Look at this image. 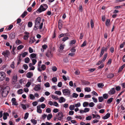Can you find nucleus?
<instances>
[{
  "mask_svg": "<svg viewBox=\"0 0 125 125\" xmlns=\"http://www.w3.org/2000/svg\"><path fill=\"white\" fill-rule=\"evenodd\" d=\"M41 89L40 85L38 84L35 85V87L34 88V90L35 91H38L39 90Z\"/></svg>",
  "mask_w": 125,
  "mask_h": 125,
  "instance_id": "obj_19",
  "label": "nucleus"
},
{
  "mask_svg": "<svg viewBox=\"0 0 125 125\" xmlns=\"http://www.w3.org/2000/svg\"><path fill=\"white\" fill-rule=\"evenodd\" d=\"M90 23L91 25V27L92 28H93L94 27V22L92 19H91L90 21Z\"/></svg>",
  "mask_w": 125,
  "mask_h": 125,
  "instance_id": "obj_50",
  "label": "nucleus"
},
{
  "mask_svg": "<svg viewBox=\"0 0 125 125\" xmlns=\"http://www.w3.org/2000/svg\"><path fill=\"white\" fill-rule=\"evenodd\" d=\"M33 73L31 72L28 73L26 74L27 77L28 78H31L33 76Z\"/></svg>",
  "mask_w": 125,
  "mask_h": 125,
  "instance_id": "obj_14",
  "label": "nucleus"
},
{
  "mask_svg": "<svg viewBox=\"0 0 125 125\" xmlns=\"http://www.w3.org/2000/svg\"><path fill=\"white\" fill-rule=\"evenodd\" d=\"M55 93L59 95H60L61 94V93L60 91H56L55 92Z\"/></svg>",
  "mask_w": 125,
  "mask_h": 125,
  "instance_id": "obj_49",
  "label": "nucleus"
},
{
  "mask_svg": "<svg viewBox=\"0 0 125 125\" xmlns=\"http://www.w3.org/2000/svg\"><path fill=\"white\" fill-rule=\"evenodd\" d=\"M44 85L46 87H49L50 86V84L48 82H46L44 84Z\"/></svg>",
  "mask_w": 125,
  "mask_h": 125,
  "instance_id": "obj_52",
  "label": "nucleus"
},
{
  "mask_svg": "<svg viewBox=\"0 0 125 125\" xmlns=\"http://www.w3.org/2000/svg\"><path fill=\"white\" fill-rule=\"evenodd\" d=\"M24 47V46L22 45H20L18 46L17 49L18 50H20L22 49Z\"/></svg>",
  "mask_w": 125,
  "mask_h": 125,
  "instance_id": "obj_34",
  "label": "nucleus"
},
{
  "mask_svg": "<svg viewBox=\"0 0 125 125\" xmlns=\"http://www.w3.org/2000/svg\"><path fill=\"white\" fill-rule=\"evenodd\" d=\"M52 115L51 114H48L47 116V119L48 120H50L52 118Z\"/></svg>",
  "mask_w": 125,
  "mask_h": 125,
  "instance_id": "obj_44",
  "label": "nucleus"
},
{
  "mask_svg": "<svg viewBox=\"0 0 125 125\" xmlns=\"http://www.w3.org/2000/svg\"><path fill=\"white\" fill-rule=\"evenodd\" d=\"M21 105L22 108L24 110H25L27 108H29V106L28 104H21Z\"/></svg>",
  "mask_w": 125,
  "mask_h": 125,
  "instance_id": "obj_13",
  "label": "nucleus"
},
{
  "mask_svg": "<svg viewBox=\"0 0 125 125\" xmlns=\"http://www.w3.org/2000/svg\"><path fill=\"white\" fill-rule=\"evenodd\" d=\"M21 54H19L17 57V61H18L21 62Z\"/></svg>",
  "mask_w": 125,
  "mask_h": 125,
  "instance_id": "obj_32",
  "label": "nucleus"
},
{
  "mask_svg": "<svg viewBox=\"0 0 125 125\" xmlns=\"http://www.w3.org/2000/svg\"><path fill=\"white\" fill-rule=\"evenodd\" d=\"M12 82L14 83H16L17 81V76L16 75H14L12 78Z\"/></svg>",
  "mask_w": 125,
  "mask_h": 125,
  "instance_id": "obj_18",
  "label": "nucleus"
},
{
  "mask_svg": "<svg viewBox=\"0 0 125 125\" xmlns=\"http://www.w3.org/2000/svg\"><path fill=\"white\" fill-rule=\"evenodd\" d=\"M9 93V91L8 89L6 88H4L3 90L2 93V95L3 97H5L7 96Z\"/></svg>",
  "mask_w": 125,
  "mask_h": 125,
  "instance_id": "obj_4",
  "label": "nucleus"
},
{
  "mask_svg": "<svg viewBox=\"0 0 125 125\" xmlns=\"http://www.w3.org/2000/svg\"><path fill=\"white\" fill-rule=\"evenodd\" d=\"M31 60H32V61L33 64V65H34L35 64L36 62H37V61L35 59H33Z\"/></svg>",
  "mask_w": 125,
  "mask_h": 125,
  "instance_id": "obj_60",
  "label": "nucleus"
},
{
  "mask_svg": "<svg viewBox=\"0 0 125 125\" xmlns=\"http://www.w3.org/2000/svg\"><path fill=\"white\" fill-rule=\"evenodd\" d=\"M63 116V114L62 112H59L58 115H57L58 119L59 120H61L62 119Z\"/></svg>",
  "mask_w": 125,
  "mask_h": 125,
  "instance_id": "obj_6",
  "label": "nucleus"
},
{
  "mask_svg": "<svg viewBox=\"0 0 125 125\" xmlns=\"http://www.w3.org/2000/svg\"><path fill=\"white\" fill-rule=\"evenodd\" d=\"M41 69H42L41 70H42L44 71L45 70L46 67L45 66V65L42 64V65L41 67L40 68Z\"/></svg>",
  "mask_w": 125,
  "mask_h": 125,
  "instance_id": "obj_38",
  "label": "nucleus"
},
{
  "mask_svg": "<svg viewBox=\"0 0 125 125\" xmlns=\"http://www.w3.org/2000/svg\"><path fill=\"white\" fill-rule=\"evenodd\" d=\"M14 62L13 61L11 62V64L10 65V67L12 69H14L15 68L14 66Z\"/></svg>",
  "mask_w": 125,
  "mask_h": 125,
  "instance_id": "obj_39",
  "label": "nucleus"
},
{
  "mask_svg": "<svg viewBox=\"0 0 125 125\" xmlns=\"http://www.w3.org/2000/svg\"><path fill=\"white\" fill-rule=\"evenodd\" d=\"M85 91V92H89L91 91V89L90 88L86 87L84 89Z\"/></svg>",
  "mask_w": 125,
  "mask_h": 125,
  "instance_id": "obj_48",
  "label": "nucleus"
},
{
  "mask_svg": "<svg viewBox=\"0 0 125 125\" xmlns=\"http://www.w3.org/2000/svg\"><path fill=\"white\" fill-rule=\"evenodd\" d=\"M75 106L74 105H71L69 107V109L71 110H73L74 109Z\"/></svg>",
  "mask_w": 125,
  "mask_h": 125,
  "instance_id": "obj_42",
  "label": "nucleus"
},
{
  "mask_svg": "<svg viewBox=\"0 0 125 125\" xmlns=\"http://www.w3.org/2000/svg\"><path fill=\"white\" fill-rule=\"evenodd\" d=\"M9 114L7 113H4L3 114V118L4 120H6L7 119V116H9Z\"/></svg>",
  "mask_w": 125,
  "mask_h": 125,
  "instance_id": "obj_16",
  "label": "nucleus"
},
{
  "mask_svg": "<svg viewBox=\"0 0 125 125\" xmlns=\"http://www.w3.org/2000/svg\"><path fill=\"white\" fill-rule=\"evenodd\" d=\"M92 115L93 116V118H95L97 119H99L100 118V116L98 115H95L94 114H93Z\"/></svg>",
  "mask_w": 125,
  "mask_h": 125,
  "instance_id": "obj_22",
  "label": "nucleus"
},
{
  "mask_svg": "<svg viewBox=\"0 0 125 125\" xmlns=\"http://www.w3.org/2000/svg\"><path fill=\"white\" fill-rule=\"evenodd\" d=\"M52 98L53 99H54L56 100H57L58 99V97L57 96H55L54 95H52L51 96Z\"/></svg>",
  "mask_w": 125,
  "mask_h": 125,
  "instance_id": "obj_40",
  "label": "nucleus"
},
{
  "mask_svg": "<svg viewBox=\"0 0 125 125\" xmlns=\"http://www.w3.org/2000/svg\"><path fill=\"white\" fill-rule=\"evenodd\" d=\"M16 43L17 45H19L22 43V42L19 40H17L16 41Z\"/></svg>",
  "mask_w": 125,
  "mask_h": 125,
  "instance_id": "obj_36",
  "label": "nucleus"
},
{
  "mask_svg": "<svg viewBox=\"0 0 125 125\" xmlns=\"http://www.w3.org/2000/svg\"><path fill=\"white\" fill-rule=\"evenodd\" d=\"M99 102H102L103 101V98L102 96L98 97Z\"/></svg>",
  "mask_w": 125,
  "mask_h": 125,
  "instance_id": "obj_59",
  "label": "nucleus"
},
{
  "mask_svg": "<svg viewBox=\"0 0 125 125\" xmlns=\"http://www.w3.org/2000/svg\"><path fill=\"white\" fill-rule=\"evenodd\" d=\"M105 25L107 26H108L110 25V20L109 19H107L105 23Z\"/></svg>",
  "mask_w": 125,
  "mask_h": 125,
  "instance_id": "obj_25",
  "label": "nucleus"
},
{
  "mask_svg": "<svg viewBox=\"0 0 125 125\" xmlns=\"http://www.w3.org/2000/svg\"><path fill=\"white\" fill-rule=\"evenodd\" d=\"M48 7V6L46 4H43L41 5L40 7L37 9V11L39 13H41L46 10Z\"/></svg>",
  "mask_w": 125,
  "mask_h": 125,
  "instance_id": "obj_2",
  "label": "nucleus"
},
{
  "mask_svg": "<svg viewBox=\"0 0 125 125\" xmlns=\"http://www.w3.org/2000/svg\"><path fill=\"white\" fill-rule=\"evenodd\" d=\"M23 92V90L22 89H20L18 90L17 93L19 94H21Z\"/></svg>",
  "mask_w": 125,
  "mask_h": 125,
  "instance_id": "obj_31",
  "label": "nucleus"
},
{
  "mask_svg": "<svg viewBox=\"0 0 125 125\" xmlns=\"http://www.w3.org/2000/svg\"><path fill=\"white\" fill-rule=\"evenodd\" d=\"M36 55V54L32 53L30 54V58L31 59H33L34 58L35 59Z\"/></svg>",
  "mask_w": 125,
  "mask_h": 125,
  "instance_id": "obj_17",
  "label": "nucleus"
},
{
  "mask_svg": "<svg viewBox=\"0 0 125 125\" xmlns=\"http://www.w3.org/2000/svg\"><path fill=\"white\" fill-rule=\"evenodd\" d=\"M62 91L64 95L68 97H69L71 98H72V96L71 95V92L70 90L67 89H62Z\"/></svg>",
  "mask_w": 125,
  "mask_h": 125,
  "instance_id": "obj_1",
  "label": "nucleus"
},
{
  "mask_svg": "<svg viewBox=\"0 0 125 125\" xmlns=\"http://www.w3.org/2000/svg\"><path fill=\"white\" fill-rule=\"evenodd\" d=\"M62 25L61 22L59 21L58 22V28L60 30L62 27Z\"/></svg>",
  "mask_w": 125,
  "mask_h": 125,
  "instance_id": "obj_51",
  "label": "nucleus"
},
{
  "mask_svg": "<svg viewBox=\"0 0 125 125\" xmlns=\"http://www.w3.org/2000/svg\"><path fill=\"white\" fill-rule=\"evenodd\" d=\"M92 119V117L91 116H88L86 118V120H90Z\"/></svg>",
  "mask_w": 125,
  "mask_h": 125,
  "instance_id": "obj_55",
  "label": "nucleus"
},
{
  "mask_svg": "<svg viewBox=\"0 0 125 125\" xmlns=\"http://www.w3.org/2000/svg\"><path fill=\"white\" fill-rule=\"evenodd\" d=\"M41 21V18L40 17H38L35 20V24L34 28L35 30H37L39 27L40 24V21Z\"/></svg>",
  "mask_w": 125,
  "mask_h": 125,
  "instance_id": "obj_3",
  "label": "nucleus"
},
{
  "mask_svg": "<svg viewBox=\"0 0 125 125\" xmlns=\"http://www.w3.org/2000/svg\"><path fill=\"white\" fill-rule=\"evenodd\" d=\"M15 33L14 32H12L9 34V37L11 40H12L15 38Z\"/></svg>",
  "mask_w": 125,
  "mask_h": 125,
  "instance_id": "obj_11",
  "label": "nucleus"
},
{
  "mask_svg": "<svg viewBox=\"0 0 125 125\" xmlns=\"http://www.w3.org/2000/svg\"><path fill=\"white\" fill-rule=\"evenodd\" d=\"M62 82H60L58 83V85H57V86L58 87H60L62 86Z\"/></svg>",
  "mask_w": 125,
  "mask_h": 125,
  "instance_id": "obj_62",
  "label": "nucleus"
},
{
  "mask_svg": "<svg viewBox=\"0 0 125 125\" xmlns=\"http://www.w3.org/2000/svg\"><path fill=\"white\" fill-rule=\"evenodd\" d=\"M75 118H76L77 120L79 121L82 120H83L84 119V117L83 116L82 117L81 116L79 115H76L75 116Z\"/></svg>",
  "mask_w": 125,
  "mask_h": 125,
  "instance_id": "obj_10",
  "label": "nucleus"
},
{
  "mask_svg": "<svg viewBox=\"0 0 125 125\" xmlns=\"http://www.w3.org/2000/svg\"><path fill=\"white\" fill-rule=\"evenodd\" d=\"M83 104V107H85L88 106V102H84Z\"/></svg>",
  "mask_w": 125,
  "mask_h": 125,
  "instance_id": "obj_57",
  "label": "nucleus"
},
{
  "mask_svg": "<svg viewBox=\"0 0 125 125\" xmlns=\"http://www.w3.org/2000/svg\"><path fill=\"white\" fill-rule=\"evenodd\" d=\"M63 61L65 63L67 62H68V60L67 58L65 57L63 60Z\"/></svg>",
  "mask_w": 125,
  "mask_h": 125,
  "instance_id": "obj_63",
  "label": "nucleus"
},
{
  "mask_svg": "<svg viewBox=\"0 0 125 125\" xmlns=\"http://www.w3.org/2000/svg\"><path fill=\"white\" fill-rule=\"evenodd\" d=\"M115 92V90L114 88H111L108 92V93L110 95L114 94Z\"/></svg>",
  "mask_w": 125,
  "mask_h": 125,
  "instance_id": "obj_8",
  "label": "nucleus"
},
{
  "mask_svg": "<svg viewBox=\"0 0 125 125\" xmlns=\"http://www.w3.org/2000/svg\"><path fill=\"white\" fill-rule=\"evenodd\" d=\"M110 116V113H107L105 116H103L102 117L103 119H107L109 118Z\"/></svg>",
  "mask_w": 125,
  "mask_h": 125,
  "instance_id": "obj_23",
  "label": "nucleus"
},
{
  "mask_svg": "<svg viewBox=\"0 0 125 125\" xmlns=\"http://www.w3.org/2000/svg\"><path fill=\"white\" fill-rule=\"evenodd\" d=\"M32 22L30 21L28 23V27L30 28L32 26Z\"/></svg>",
  "mask_w": 125,
  "mask_h": 125,
  "instance_id": "obj_45",
  "label": "nucleus"
},
{
  "mask_svg": "<svg viewBox=\"0 0 125 125\" xmlns=\"http://www.w3.org/2000/svg\"><path fill=\"white\" fill-rule=\"evenodd\" d=\"M94 105V104L93 102H91L89 104V106L90 107H93Z\"/></svg>",
  "mask_w": 125,
  "mask_h": 125,
  "instance_id": "obj_64",
  "label": "nucleus"
},
{
  "mask_svg": "<svg viewBox=\"0 0 125 125\" xmlns=\"http://www.w3.org/2000/svg\"><path fill=\"white\" fill-rule=\"evenodd\" d=\"M46 56L48 57H52V54L51 52L50 51H48L46 53Z\"/></svg>",
  "mask_w": 125,
  "mask_h": 125,
  "instance_id": "obj_9",
  "label": "nucleus"
},
{
  "mask_svg": "<svg viewBox=\"0 0 125 125\" xmlns=\"http://www.w3.org/2000/svg\"><path fill=\"white\" fill-rule=\"evenodd\" d=\"M103 97L104 98V99H106L108 97V95L107 94H103Z\"/></svg>",
  "mask_w": 125,
  "mask_h": 125,
  "instance_id": "obj_58",
  "label": "nucleus"
},
{
  "mask_svg": "<svg viewBox=\"0 0 125 125\" xmlns=\"http://www.w3.org/2000/svg\"><path fill=\"white\" fill-rule=\"evenodd\" d=\"M29 37V35H25L24 36L23 39L25 40H27L28 39V38Z\"/></svg>",
  "mask_w": 125,
  "mask_h": 125,
  "instance_id": "obj_47",
  "label": "nucleus"
},
{
  "mask_svg": "<svg viewBox=\"0 0 125 125\" xmlns=\"http://www.w3.org/2000/svg\"><path fill=\"white\" fill-rule=\"evenodd\" d=\"M35 41L36 40L34 39V37H32L30 38L29 42V43L32 44L34 43Z\"/></svg>",
  "mask_w": 125,
  "mask_h": 125,
  "instance_id": "obj_15",
  "label": "nucleus"
},
{
  "mask_svg": "<svg viewBox=\"0 0 125 125\" xmlns=\"http://www.w3.org/2000/svg\"><path fill=\"white\" fill-rule=\"evenodd\" d=\"M97 86L99 88H102L104 86V85L103 83H99L98 84Z\"/></svg>",
  "mask_w": 125,
  "mask_h": 125,
  "instance_id": "obj_35",
  "label": "nucleus"
},
{
  "mask_svg": "<svg viewBox=\"0 0 125 125\" xmlns=\"http://www.w3.org/2000/svg\"><path fill=\"white\" fill-rule=\"evenodd\" d=\"M78 96V94L75 93H73L72 94V98H76Z\"/></svg>",
  "mask_w": 125,
  "mask_h": 125,
  "instance_id": "obj_33",
  "label": "nucleus"
},
{
  "mask_svg": "<svg viewBox=\"0 0 125 125\" xmlns=\"http://www.w3.org/2000/svg\"><path fill=\"white\" fill-rule=\"evenodd\" d=\"M1 37H3V38L5 40L7 39V35L2 34L1 35Z\"/></svg>",
  "mask_w": 125,
  "mask_h": 125,
  "instance_id": "obj_46",
  "label": "nucleus"
},
{
  "mask_svg": "<svg viewBox=\"0 0 125 125\" xmlns=\"http://www.w3.org/2000/svg\"><path fill=\"white\" fill-rule=\"evenodd\" d=\"M65 99L63 97H61L59 100V102H65Z\"/></svg>",
  "mask_w": 125,
  "mask_h": 125,
  "instance_id": "obj_29",
  "label": "nucleus"
},
{
  "mask_svg": "<svg viewBox=\"0 0 125 125\" xmlns=\"http://www.w3.org/2000/svg\"><path fill=\"white\" fill-rule=\"evenodd\" d=\"M6 76L5 73L4 72H0V81H3L5 79V78Z\"/></svg>",
  "mask_w": 125,
  "mask_h": 125,
  "instance_id": "obj_5",
  "label": "nucleus"
},
{
  "mask_svg": "<svg viewBox=\"0 0 125 125\" xmlns=\"http://www.w3.org/2000/svg\"><path fill=\"white\" fill-rule=\"evenodd\" d=\"M104 106V104H99L97 106V107L98 109H100L101 108H103Z\"/></svg>",
  "mask_w": 125,
  "mask_h": 125,
  "instance_id": "obj_21",
  "label": "nucleus"
},
{
  "mask_svg": "<svg viewBox=\"0 0 125 125\" xmlns=\"http://www.w3.org/2000/svg\"><path fill=\"white\" fill-rule=\"evenodd\" d=\"M52 70L53 71L55 72L57 70V68L55 66H53L52 68Z\"/></svg>",
  "mask_w": 125,
  "mask_h": 125,
  "instance_id": "obj_53",
  "label": "nucleus"
},
{
  "mask_svg": "<svg viewBox=\"0 0 125 125\" xmlns=\"http://www.w3.org/2000/svg\"><path fill=\"white\" fill-rule=\"evenodd\" d=\"M90 82L87 81H84L82 82V84L83 85H88L90 84Z\"/></svg>",
  "mask_w": 125,
  "mask_h": 125,
  "instance_id": "obj_27",
  "label": "nucleus"
},
{
  "mask_svg": "<svg viewBox=\"0 0 125 125\" xmlns=\"http://www.w3.org/2000/svg\"><path fill=\"white\" fill-rule=\"evenodd\" d=\"M107 53H106L104 55V57H103L102 60L101 61L103 62H104L106 59L107 56Z\"/></svg>",
  "mask_w": 125,
  "mask_h": 125,
  "instance_id": "obj_30",
  "label": "nucleus"
},
{
  "mask_svg": "<svg viewBox=\"0 0 125 125\" xmlns=\"http://www.w3.org/2000/svg\"><path fill=\"white\" fill-rule=\"evenodd\" d=\"M31 121L34 125H35L37 123V121L34 119H32L31 120Z\"/></svg>",
  "mask_w": 125,
  "mask_h": 125,
  "instance_id": "obj_37",
  "label": "nucleus"
},
{
  "mask_svg": "<svg viewBox=\"0 0 125 125\" xmlns=\"http://www.w3.org/2000/svg\"><path fill=\"white\" fill-rule=\"evenodd\" d=\"M29 116V113H26L25 115L24 118L25 120L26 119L28 118Z\"/></svg>",
  "mask_w": 125,
  "mask_h": 125,
  "instance_id": "obj_43",
  "label": "nucleus"
},
{
  "mask_svg": "<svg viewBox=\"0 0 125 125\" xmlns=\"http://www.w3.org/2000/svg\"><path fill=\"white\" fill-rule=\"evenodd\" d=\"M41 61H40L38 62V70L40 72H41L42 71L41 69L40 68V66L41 65Z\"/></svg>",
  "mask_w": 125,
  "mask_h": 125,
  "instance_id": "obj_20",
  "label": "nucleus"
},
{
  "mask_svg": "<svg viewBox=\"0 0 125 125\" xmlns=\"http://www.w3.org/2000/svg\"><path fill=\"white\" fill-rule=\"evenodd\" d=\"M107 47H104L102 48L101 49L102 50H103L104 52V51L106 52L107 50Z\"/></svg>",
  "mask_w": 125,
  "mask_h": 125,
  "instance_id": "obj_54",
  "label": "nucleus"
},
{
  "mask_svg": "<svg viewBox=\"0 0 125 125\" xmlns=\"http://www.w3.org/2000/svg\"><path fill=\"white\" fill-rule=\"evenodd\" d=\"M27 12L26 11H24L22 14L21 15V16L23 18H24L25 16L27 14Z\"/></svg>",
  "mask_w": 125,
  "mask_h": 125,
  "instance_id": "obj_28",
  "label": "nucleus"
},
{
  "mask_svg": "<svg viewBox=\"0 0 125 125\" xmlns=\"http://www.w3.org/2000/svg\"><path fill=\"white\" fill-rule=\"evenodd\" d=\"M48 104L51 105H53L56 107H58L59 106L57 102H49Z\"/></svg>",
  "mask_w": 125,
  "mask_h": 125,
  "instance_id": "obj_12",
  "label": "nucleus"
},
{
  "mask_svg": "<svg viewBox=\"0 0 125 125\" xmlns=\"http://www.w3.org/2000/svg\"><path fill=\"white\" fill-rule=\"evenodd\" d=\"M52 82H56L57 81V79L56 77H54L52 79Z\"/></svg>",
  "mask_w": 125,
  "mask_h": 125,
  "instance_id": "obj_56",
  "label": "nucleus"
},
{
  "mask_svg": "<svg viewBox=\"0 0 125 125\" xmlns=\"http://www.w3.org/2000/svg\"><path fill=\"white\" fill-rule=\"evenodd\" d=\"M2 54L5 57H8V56L10 54V52L9 51L6 50L3 52Z\"/></svg>",
  "mask_w": 125,
  "mask_h": 125,
  "instance_id": "obj_7",
  "label": "nucleus"
},
{
  "mask_svg": "<svg viewBox=\"0 0 125 125\" xmlns=\"http://www.w3.org/2000/svg\"><path fill=\"white\" fill-rule=\"evenodd\" d=\"M37 112L39 113H42V110L41 109V106L40 105H38L37 107Z\"/></svg>",
  "mask_w": 125,
  "mask_h": 125,
  "instance_id": "obj_24",
  "label": "nucleus"
},
{
  "mask_svg": "<svg viewBox=\"0 0 125 125\" xmlns=\"http://www.w3.org/2000/svg\"><path fill=\"white\" fill-rule=\"evenodd\" d=\"M87 42L86 41H85L81 45V47H83L85 46Z\"/></svg>",
  "mask_w": 125,
  "mask_h": 125,
  "instance_id": "obj_61",
  "label": "nucleus"
},
{
  "mask_svg": "<svg viewBox=\"0 0 125 125\" xmlns=\"http://www.w3.org/2000/svg\"><path fill=\"white\" fill-rule=\"evenodd\" d=\"M30 60L28 57H26L25 58L24 60V62L25 63H28L29 62Z\"/></svg>",
  "mask_w": 125,
  "mask_h": 125,
  "instance_id": "obj_41",
  "label": "nucleus"
},
{
  "mask_svg": "<svg viewBox=\"0 0 125 125\" xmlns=\"http://www.w3.org/2000/svg\"><path fill=\"white\" fill-rule=\"evenodd\" d=\"M114 76V74L112 73H109L107 75V78H112Z\"/></svg>",
  "mask_w": 125,
  "mask_h": 125,
  "instance_id": "obj_26",
  "label": "nucleus"
}]
</instances>
